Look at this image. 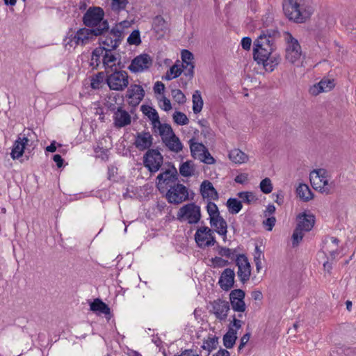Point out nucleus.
I'll use <instances>...</instances> for the list:
<instances>
[{
  "label": "nucleus",
  "instance_id": "nucleus-1",
  "mask_svg": "<svg viewBox=\"0 0 356 356\" xmlns=\"http://www.w3.org/2000/svg\"><path fill=\"white\" fill-rule=\"evenodd\" d=\"M282 5L286 17L296 23L305 22L314 12L309 0H283Z\"/></svg>",
  "mask_w": 356,
  "mask_h": 356
},
{
  "label": "nucleus",
  "instance_id": "nucleus-2",
  "mask_svg": "<svg viewBox=\"0 0 356 356\" xmlns=\"http://www.w3.org/2000/svg\"><path fill=\"white\" fill-rule=\"evenodd\" d=\"M102 29L81 28L76 32L69 31L63 40L66 48L85 46L93 42L95 38L105 31L106 24L102 25Z\"/></svg>",
  "mask_w": 356,
  "mask_h": 356
},
{
  "label": "nucleus",
  "instance_id": "nucleus-3",
  "mask_svg": "<svg viewBox=\"0 0 356 356\" xmlns=\"http://www.w3.org/2000/svg\"><path fill=\"white\" fill-rule=\"evenodd\" d=\"M309 180L313 188L322 194H331L334 189V183L330 181V176L325 169L312 170L309 174Z\"/></svg>",
  "mask_w": 356,
  "mask_h": 356
},
{
  "label": "nucleus",
  "instance_id": "nucleus-4",
  "mask_svg": "<svg viewBox=\"0 0 356 356\" xmlns=\"http://www.w3.org/2000/svg\"><path fill=\"white\" fill-rule=\"evenodd\" d=\"M273 49L254 46L253 56L258 64H262L266 71L272 72L279 64L280 57L273 54Z\"/></svg>",
  "mask_w": 356,
  "mask_h": 356
},
{
  "label": "nucleus",
  "instance_id": "nucleus-5",
  "mask_svg": "<svg viewBox=\"0 0 356 356\" xmlns=\"http://www.w3.org/2000/svg\"><path fill=\"white\" fill-rule=\"evenodd\" d=\"M106 82L111 90L122 91L127 88L129 74L126 71L115 68L113 71L107 72Z\"/></svg>",
  "mask_w": 356,
  "mask_h": 356
},
{
  "label": "nucleus",
  "instance_id": "nucleus-6",
  "mask_svg": "<svg viewBox=\"0 0 356 356\" xmlns=\"http://www.w3.org/2000/svg\"><path fill=\"white\" fill-rule=\"evenodd\" d=\"M99 36H100L99 39V44L103 45L101 47L115 50L119 47L122 40L121 25L115 24L111 31L108 29Z\"/></svg>",
  "mask_w": 356,
  "mask_h": 356
},
{
  "label": "nucleus",
  "instance_id": "nucleus-7",
  "mask_svg": "<svg viewBox=\"0 0 356 356\" xmlns=\"http://www.w3.org/2000/svg\"><path fill=\"white\" fill-rule=\"evenodd\" d=\"M104 12L99 7L90 8L83 17V22L87 27L92 29H102V24H106L105 31L108 29L107 20L104 19Z\"/></svg>",
  "mask_w": 356,
  "mask_h": 356
},
{
  "label": "nucleus",
  "instance_id": "nucleus-8",
  "mask_svg": "<svg viewBox=\"0 0 356 356\" xmlns=\"http://www.w3.org/2000/svg\"><path fill=\"white\" fill-rule=\"evenodd\" d=\"M283 37L286 43L285 58L289 63L294 64L302 56V49L297 39L293 37L289 32H284Z\"/></svg>",
  "mask_w": 356,
  "mask_h": 356
},
{
  "label": "nucleus",
  "instance_id": "nucleus-9",
  "mask_svg": "<svg viewBox=\"0 0 356 356\" xmlns=\"http://www.w3.org/2000/svg\"><path fill=\"white\" fill-rule=\"evenodd\" d=\"M200 207L195 203H188L181 207L177 211V219L188 224H196L201 219Z\"/></svg>",
  "mask_w": 356,
  "mask_h": 356
},
{
  "label": "nucleus",
  "instance_id": "nucleus-10",
  "mask_svg": "<svg viewBox=\"0 0 356 356\" xmlns=\"http://www.w3.org/2000/svg\"><path fill=\"white\" fill-rule=\"evenodd\" d=\"M165 198L170 204H179L188 200V188L180 183L170 185L165 193Z\"/></svg>",
  "mask_w": 356,
  "mask_h": 356
},
{
  "label": "nucleus",
  "instance_id": "nucleus-11",
  "mask_svg": "<svg viewBox=\"0 0 356 356\" xmlns=\"http://www.w3.org/2000/svg\"><path fill=\"white\" fill-rule=\"evenodd\" d=\"M195 241L200 248L213 245L216 243L213 232L206 226H201L197 229L195 234Z\"/></svg>",
  "mask_w": 356,
  "mask_h": 356
},
{
  "label": "nucleus",
  "instance_id": "nucleus-12",
  "mask_svg": "<svg viewBox=\"0 0 356 356\" xmlns=\"http://www.w3.org/2000/svg\"><path fill=\"white\" fill-rule=\"evenodd\" d=\"M102 65L105 69V72L113 71V67L121 69L123 66L121 65V58L119 54H117L112 49H105L104 47V56L102 58Z\"/></svg>",
  "mask_w": 356,
  "mask_h": 356
},
{
  "label": "nucleus",
  "instance_id": "nucleus-13",
  "mask_svg": "<svg viewBox=\"0 0 356 356\" xmlns=\"http://www.w3.org/2000/svg\"><path fill=\"white\" fill-rule=\"evenodd\" d=\"M163 163V156L157 149H148L144 155V165L151 172H156Z\"/></svg>",
  "mask_w": 356,
  "mask_h": 356
},
{
  "label": "nucleus",
  "instance_id": "nucleus-14",
  "mask_svg": "<svg viewBox=\"0 0 356 356\" xmlns=\"http://www.w3.org/2000/svg\"><path fill=\"white\" fill-rule=\"evenodd\" d=\"M192 156L206 164H213L214 158L211 155L207 148L202 143H192L190 146Z\"/></svg>",
  "mask_w": 356,
  "mask_h": 356
},
{
  "label": "nucleus",
  "instance_id": "nucleus-15",
  "mask_svg": "<svg viewBox=\"0 0 356 356\" xmlns=\"http://www.w3.org/2000/svg\"><path fill=\"white\" fill-rule=\"evenodd\" d=\"M242 326V321L233 316V321L230 323L228 331L224 334V346L227 348H231L235 344L237 339V330Z\"/></svg>",
  "mask_w": 356,
  "mask_h": 356
},
{
  "label": "nucleus",
  "instance_id": "nucleus-16",
  "mask_svg": "<svg viewBox=\"0 0 356 356\" xmlns=\"http://www.w3.org/2000/svg\"><path fill=\"white\" fill-rule=\"evenodd\" d=\"M145 96V90L140 85L133 84L127 89L126 99L129 105L137 106L143 100Z\"/></svg>",
  "mask_w": 356,
  "mask_h": 356
},
{
  "label": "nucleus",
  "instance_id": "nucleus-17",
  "mask_svg": "<svg viewBox=\"0 0 356 356\" xmlns=\"http://www.w3.org/2000/svg\"><path fill=\"white\" fill-rule=\"evenodd\" d=\"M245 293L242 289H234L229 293V301L232 309L236 312H244L246 305L244 301Z\"/></svg>",
  "mask_w": 356,
  "mask_h": 356
},
{
  "label": "nucleus",
  "instance_id": "nucleus-18",
  "mask_svg": "<svg viewBox=\"0 0 356 356\" xmlns=\"http://www.w3.org/2000/svg\"><path fill=\"white\" fill-rule=\"evenodd\" d=\"M236 266H238L237 275L242 283L247 282L251 275V266L248 258L244 255H239L236 259Z\"/></svg>",
  "mask_w": 356,
  "mask_h": 356
},
{
  "label": "nucleus",
  "instance_id": "nucleus-19",
  "mask_svg": "<svg viewBox=\"0 0 356 356\" xmlns=\"http://www.w3.org/2000/svg\"><path fill=\"white\" fill-rule=\"evenodd\" d=\"M277 33L273 30L262 31L254 42V46L274 49V41Z\"/></svg>",
  "mask_w": 356,
  "mask_h": 356
},
{
  "label": "nucleus",
  "instance_id": "nucleus-20",
  "mask_svg": "<svg viewBox=\"0 0 356 356\" xmlns=\"http://www.w3.org/2000/svg\"><path fill=\"white\" fill-rule=\"evenodd\" d=\"M207 210L209 216L211 226L216 227L218 233L222 234V219L220 216L218 207L216 204L209 202L207 206Z\"/></svg>",
  "mask_w": 356,
  "mask_h": 356
},
{
  "label": "nucleus",
  "instance_id": "nucleus-21",
  "mask_svg": "<svg viewBox=\"0 0 356 356\" xmlns=\"http://www.w3.org/2000/svg\"><path fill=\"white\" fill-rule=\"evenodd\" d=\"M158 187L159 190L160 186L165 184L166 187L178 183V173L177 169L172 166L171 168L165 170L163 172L160 173L157 176Z\"/></svg>",
  "mask_w": 356,
  "mask_h": 356
},
{
  "label": "nucleus",
  "instance_id": "nucleus-22",
  "mask_svg": "<svg viewBox=\"0 0 356 356\" xmlns=\"http://www.w3.org/2000/svg\"><path fill=\"white\" fill-rule=\"evenodd\" d=\"M152 60L149 55L142 54L137 56L132 60L129 69L133 72H142L144 70L149 68L152 65Z\"/></svg>",
  "mask_w": 356,
  "mask_h": 356
},
{
  "label": "nucleus",
  "instance_id": "nucleus-23",
  "mask_svg": "<svg viewBox=\"0 0 356 356\" xmlns=\"http://www.w3.org/2000/svg\"><path fill=\"white\" fill-rule=\"evenodd\" d=\"M153 143V137L149 132L141 131L135 136L134 145L140 151L149 149Z\"/></svg>",
  "mask_w": 356,
  "mask_h": 356
},
{
  "label": "nucleus",
  "instance_id": "nucleus-24",
  "mask_svg": "<svg viewBox=\"0 0 356 356\" xmlns=\"http://www.w3.org/2000/svg\"><path fill=\"white\" fill-rule=\"evenodd\" d=\"M335 86L334 79H323L318 83L314 84L309 88V92L313 95H318L321 92H327L333 89Z\"/></svg>",
  "mask_w": 356,
  "mask_h": 356
},
{
  "label": "nucleus",
  "instance_id": "nucleus-25",
  "mask_svg": "<svg viewBox=\"0 0 356 356\" xmlns=\"http://www.w3.org/2000/svg\"><path fill=\"white\" fill-rule=\"evenodd\" d=\"M29 139L25 135H20L15 141L10 153L13 159H17L23 155L26 145L29 143Z\"/></svg>",
  "mask_w": 356,
  "mask_h": 356
},
{
  "label": "nucleus",
  "instance_id": "nucleus-26",
  "mask_svg": "<svg viewBox=\"0 0 356 356\" xmlns=\"http://www.w3.org/2000/svg\"><path fill=\"white\" fill-rule=\"evenodd\" d=\"M315 218L313 215L301 213L298 216L296 228L304 232H309L314 225Z\"/></svg>",
  "mask_w": 356,
  "mask_h": 356
},
{
  "label": "nucleus",
  "instance_id": "nucleus-27",
  "mask_svg": "<svg viewBox=\"0 0 356 356\" xmlns=\"http://www.w3.org/2000/svg\"><path fill=\"white\" fill-rule=\"evenodd\" d=\"M228 159L236 165L247 163L250 159L248 154L238 148H234L228 152Z\"/></svg>",
  "mask_w": 356,
  "mask_h": 356
},
{
  "label": "nucleus",
  "instance_id": "nucleus-28",
  "mask_svg": "<svg viewBox=\"0 0 356 356\" xmlns=\"http://www.w3.org/2000/svg\"><path fill=\"white\" fill-rule=\"evenodd\" d=\"M114 124L119 128L124 127L131 124V118L127 111L122 108H118L114 113Z\"/></svg>",
  "mask_w": 356,
  "mask_h": 356
},
{
  "label": "nucleus",
  "instance_id": "nucleus-29",
  "mask_svg": "<svg viewBox=\"0 0 356 356\" xmlns=\"http://www.w3.org/2000/svg\"><path fill=\"white\" fill-rule=\"evenodd\" d=\"M200 193L203 198L208 200H216L218 197V193L213 184L208 180H204L200 185Z\"/></svg>",
  "mask_w": 356,
  "mask_h": 356
},
{
  "label": "nucleus",
  "instance_id": "nucleus-30",
  "mask_svg": "<svg viewBox=\"0 0 356 356\" xmlns=\"http://www.w3.org/2000/svg\"><path fill=\"white\" fill-rule=\"evenodd\" d=\"M141 111L151 120L153 128L156 129L161 122L157 111L151 106L144 105L141 106Z\"/></svg>",
  "mask_w": 356,
  "mask_h": 356
},
{
  "label": "nucleus",
  "instance_id": "nucleus-31",
  "mask_svg": "<svg viewBox=\"0 0 356 356\" xmlns=\"http://www.w3.org/2000/svg\"><path fill=\"white\" fill-rule=\"evenodd\" d=\"M298 196L304 202H309L314 198V194L305 184H300L296 188Z\"/></svg>",
  "mask_w": 356,
  "mask_h": 356
},
{
  "label": "nucleus",
  "instance_id": "nucleus-32",
  "mask_svg": "<svg viewBox=\"0 0 356 356\" xmlns=\"http://www.w3.org/2000/svg\"><path fill=\"white\" fill-rule=\"evenodd\" d=\"M154 129H157L159 135L161 137L163 143L170 139V137L173 136L175 134L171 126L168 124H162L160 122V124H158L157 127Z\"/></svg>",
  "mask_w": 356,
  "mask_h": 356
},
{
  "label": "nucleus",
  "instance_id": "nucleus-33",
  "mask_svg": "<svg viewBox=\"0 0 356 356\" xmlns=\"http://www.w3.org/2000/svg\"><path fill=\"white\" fill-rule=\"evenodd\" d=\"M207 308L209 313L213 314L217 319L222 320V302L220 299L210 302Z\"/></svg>",
  "mask_w": 356,
  "mask_h": 356
},
{
  "label": "nucleus",
  "instance_id": "nucleus-34",
  "mask_svg": "<svg viewBox=\"0 0 356 356\" xmlns=\"http://www.w3.org/2000/svg\"><path fill=\"white\" fill-rule=\"evenodd\" d=\"M90 310L94 312H99L103 314H110V308L108 306L99 298L94 300V301L90 303Z\"/></svg>",
  "mask_w": 356,
  "mask_h": 356
},
{
  "label": "nucleus",
  "instance_id": "nucleus-35",
  "mask_svg": "<svg viewBox=\"0 0 356 356\" xmlns=\"http://www.w3.org/2000/svg\"><path fill=\"white\" fill-rule=\"evenodd\" d=\"M234 271L230 268L224 270V291H229L234 285Z\"/></svg>",
  "mask_w": 356,
  "mask_h": 356
},
{
  "label": "nucleus",
  "instance_id": "nucleus-36",
  "mask_svg": "<svg viewBox=\"0 0 356 356\" xmlns=\"http://www.w3.org/2000/svg\"><path fill=\"white\" fill-rule=\"evenodd\" d=\"M179 173L184 177H189L195 173V165L193 161H187L179 166Z\"/></svg>",
  "mask_w": 356,
  "mask_h": 356
},
{
  "label": "nucleus",
  "instance_id": "nucleus-37",
  "mask_svg": "<svg viewBox=\"0 0 356 356\" xmlns=\"http://www.w3.org/2000/svg\"><path fill=\"white\" fill-rule=\"evenodd\" d=\"M226 206L228 211L231 214H236L242 209L243 205L241 200L236 198H229L227 200Z\"/></svg>",
  "mask_w": 356,
  "mask_h": 356
},
{
  "label": "nucleus",
  "instance_id": "nucleus-38",
  "mask_svg": "<svg viewBox=\"0 0 356 356\" xmlns=\"http://www.w3.org/2000/svg\"><path fill=\"white\" fill-rule=\"evenodd\" d=\"M163 143L169 148L170 150L179 152L182 149V145L179 139L174 134L170 139L163 142Z\"/></svg>",
  "mask_w": 356,
  "mask_h": 356
},
{
  "label": "nucleus",
  "instance_id": "nucleus-39",
  "mask_svg": "<svg viewBox=\"0 0 356 356\" xmlns=\"http://www.w3.org/2000/svg\"><path fill=\"white\" fill-rule=\"evenodd\" d=\"M104 56V47H97L92 51L91 57V65L98 67L102 63V58Z\"/></svg>",
  "mask_w": 356,
  "mask_h": 356
},
{
  "label": "nucleus",
  "instance_id": "nucleus-40",
  "mask_svg": "<svg viewBox=\"0 0 356 356\" xmlns=\"http://www.w3.org/2000/svg\"><path fill=\"white\" fill-rule=\"evenodd\" d=\"M203 106V100L199 90H195L193 95V111L194 113H199Z\"/></svg>",
  "mask_w": 356,
  "mask_h": 356
},
{
  "label": "nucleus",
  "instance_id": "nucleus-41",
  "mask_svg": "<svg viewBox=\"0 0 356 356\" xmlns=\"http://www.w3.org/2000/svg\"><path fill=\"white\" fill-rule=\"evenodd\" d=\"M106 74L104 72H98L91 78V88L93 89H99L102 87L104 81H106Z\"/></svg>",
  "mask_w": 356,
  "mask_h": 356
},
{
  "label": "nucleus",
  "instance_id": "nucleus-42",
  "mask_svg": "<svg viewBox=\"0 0 356 356\" xmlns=\"http://www.w3.org/2000/svg\"><path fill=\"white\" fill-rule=\"evenodd\" d=\"M182 73V68L179 65L175 64L173 65L169 70L167 71L165 75L164 76V79L165 80L170 81L172 79L178 77Z\"/></svg>",
  "mask_w": 356,
  "mask_h": 356
},
{
  "label": "nucleus",
  "instance_id": "nucleus-43",
  "mask_svg": "<svg viewBox=\"0 0 356 356\" xmlns=\"http://www.w3.org/2000/svg\"><path fill=\"white\" fill-rule=\"evenodd\" d=\"M238 197L241 200V202L251 204L257 200L255 195L252 192L243 191L238 193Z\"/></svg>",
  "mask_w": 356,
  "mask_h": 356
},
{
  "label": "nucleus",
  "instance_id": "nucleus-44",
  "mask_svg": "<svg viewBox=\"0 0 356 356\" xmlns=\"http://www.w3.org/2000/svg\"><path fill=\"white\" fill-rule=\"evenodd\" d=\"M174 122L179 125H186L189 122V120L182 112L175 111L172 116Z\"/></svg>",
  "mask_w": 356,
  "mask_h": 356
},
{
  "label": "nucleus",
  "instance_id": "nucleus-45",
  "mask_svg": "<svg viewBox=\"0 0 356 356\" xmlns=\"http://www.w3.org/2000/svg\"><path fill=\"white\" fill-rule=\"evenodd\" d=\"M260 190L264 194H269L273 191V184L270 178H265L260 182L259 184Z\"/></svg>",
  "mask_w": 356,
  "mask_h": 356
},
{
  "label": "nucleus",
  "instance_id": "nucleus-46",
  "mask_svg": "<svg viewBox=\"0 0 356 356\" xmlns=\"http://www.w3.org/2000/svg\"><path fill=\"white\" fill-rule=\"evenodd\" d=\"M218 343V338L216 337H209L207 340H205L202 346V348L204 350H208V352H211L212 350L216 348V346Z\"/></svg>",
  "mask_w": 356,
  "mask_h": 356
},
{
  "label": "nucleus",
  "instance_id": "nucleus-47",
  "mask_svg": "<svg viewBox=\"0 0 356 356\" xmlns=\"http://www.w3.org/2000/svg\"><path fill=\"white\" fill-rule=\"evenodd\" d=\"M182 72L184 76L191 81L194 76V64L187 63L186 65H181Z\"/></svg>",
  "mask_w": 356,
  "mask_h": 356
},
{
  "label": "nucleus",
  "instance_id": "nucleus-48",
  "mask_svg": "<svg viewBox=\"0 0 356 356\" xmlns=\"http://www.w3.org/2000/svg\"><path fill=\"white\" fill-rule=\"evenodd\" d=\"M171 95L173 99L179 104L186 102V97L184 94L179 89H173L171 91Z\"/></svg>",
  "mask_w": 356,
  "mask_h": 356
},
{
  "label": "nucleus",
  "instance_id": "nucleus-49",
  "mask_svg": "<svg viewBox=\"0 0 356 356\" xmlns=\"http://www.w3.org/2000/svg\"><path fill=\"white\" fill-rule=\"evenodd\" d=\"M181 60H182V65H186L187 63L189 64H194L193 63V60L194 59L193 54L187 49H183L181 53Z\"/></svg>",
  "mask_w": 356,
  "mask_h": 356
},
{
  "label": "nucleus",
  "instance_id": "nucleus-50",
  "mask_svg": "<svg viewBox=\"0 0 356 356\" xmlns=\"http://www.w3.org/2000/svg\"><path fill=\"white\" fill-rule=\"evenodd\" d=\"M304 236V232L298 229L296 227L292 234V243L293 246H297L300 242L302 241Z\"/></svg>",
  "mask_w": 356,
  "mask_h": 356
},
{
  "label": "nucleus",
  "instance_id": "nucleus-51",
  "mask_svg": "<svg viewBox=\"0 0 356 356\" xmlns=\"http://www.w3.org/2000/svg\"><path fill=\"white\" fill-rule=\"evenodd\" d=\"M239 255L241 254L237 252L236 248H224V257L231 259L232 261H235L236 262V259Z\"/></svg>",
  "mask_w": 356,
  "mask_h": 356
},
{
  "label": "nucleus",
  "instance_id": "nucleus-52",
  "mask_svg": "<svg viewBox=\"0 0 356 356\" xmlns=\"http://www.w3.org/2000/svg\"><path fill=\"white\" fill-rule=\"evenodd\" d=\"M127 42L130 44H139L141 42L139 31L134 30L128 37Z\"/></svg>",
  "mask_w": 356,
  "mask_h": 356
},
{
  "label": "nucleus",
  "instance_id": "nucleus-53",
  "mask_svg": "<svg viewBox=\"0 0 356 356\" xmlns=\"http://www.w3.org/2000/svg\"><path fill=\"white\" fill-rule=\"evenodd\" d=\"M128 0H112L111 6L113 10H121L125 8Z\"/></svg>",
  "mask_w": 356,
  "mask_h": 356
},
{
  "label": "nucleus",
  "instance_id": "nucleus-54",
  "mask_svg": "<svg viewBox=\"0 0 356 356\" xmlns=\"http://www.w3.org/2000/svg\"><path fill=\"white\" fill-rule=\"evenodd\" d=\"M159 107L165 111H169L172 109V105L170 101L165 97L163 96L159 102Z\"/></svg>",
  "mask_w": 356,
  "mask_h": 356
},
{
  "label": "nucleus",
  "instance_id": "nucleus-55",
  "mask_svg": "<svg viewBox=\"0 0 356 356\" xmlns=\"http://www.w3.org/2000/svg\"><path fill=\"white\" fill-rule=\"evenodd\" d=\"M276 222V218L274 216L268 217L263 221V225L268 231H271Z\"/></svg>",
  "mask_w": 356,
  "mask_h": 356
},
{
  "label": "nucleus",
  "instance_id": "nucleus-56",
  "mask_svg": "<svg viewBox=\"0 0 356 356\" xmlns=\"http://www.w3.org/2000/svg\"><path fill=\"white\" fill-rule=\"evenodd\" d=\"M248 180V175L247 173H241L238 175H237L234 179V181L236 183H238L241 184H244L247 183Z\"/></svg>",
  "mask_w": 356,
  "mask_h": 356
},
{
  "label": "nucleus",
  "instance_id": "nucleus-57",
  "mask_svg": "<svg viewBox=\"0 0 356 356\" xmlns=\"http://www.w3.org/2000/svg\"><path fill=\"white\" fill-rule=\"evenodd\" d=\"M165 85L161 81H156L154 86V91L155 93L161 94L164 92Z\"/></svg>",
  "mask_w": 356,
  "mask_h": 356
},
{
  "label": "nucleus",
  "instance_id": "nucleus-58",
  "mask_svg": "<svg viewBox=\"0 0 356 356\" xmlns=\"http://www.w3.org/2000/svg\"><path fill=\"white\" fill-rule=\"evenodd\" d=\"M252 40L249 37H245L241 40V46L245 50H249L251 47Z\"/></svg>",
  "mask_w": 356,
  "mask_h": 356
},
{
  "label": "nucleus",
  "instance_id": "nucleus-59",
  "mask_svg": "<svg viewBox=\"0 0 356 356\" xmlns=\"http://www.w3.org/2000/svg\"><path fill=\"white\" fill-rule=\"evenodd\" d=\"M211 266L213 267H221L222 266V259L220 257H216L212 258L211 260Z\"/></svg>",
  "mask_w": 356,
  "mask_h": 356
},
{
  "label": "nucleus",
  "instance_id": "nucleus-60",
  "mask_svg": "<svg viewBox=\"0 0 356 356\" xmlns=\"http://www.w3.org/2000/svg\"><path fill=\"white\" fill-rule=\"evenodd\" d=\"M262 252L260 250L258 246H256L254 253V261H261L263 257Z\"/></svg>",
  "mask_w": 356,
  "mask_h": 356
},
{
  "label": "nucleus",
  "instance_id": "nucleus-61",
  "mask_svg": "<svg viewBox=\"0 0 356 356\" xmlns=\"http://www.w3.org/2000/svg\"><path fill=\"white\" fill-rule=\"evenodd\" d=\"M53 160L56 163L58 168H61L63 166V159H62L60 155L55 154L53 156Z\"/></svg>",
  "mask_w": 356,
  "mask_h": 356
},
{
  "label": "nucleus",
  "instance_id": "nucleus-62",
  "mask_svg": "<svg viewBox=\"0 0 356 356\" xmlns=\"http://www.w3.org/2000/svg\"><path fill=\"white\" fill-rule=\"evenodd\" d=\"M275 211V207L273 204H269L267 206L266 211H264V216H268L273 214Z\"/></svg>",
  "mask_w": 356,
  "mask_h": 356
},
{
  "label": "nucleus",
  "instance_id": "nucleus-63",
  "mask_svg": "<svg viewBox=\"0 0 356 356\" xmlns=\"http://www.w3.org/2000/svg\"><path fill=\"white\" fill-rule=\"evenodd\" d=\"M252 298L254 300H261L263 298L262 293L260 291H254L252 292Z\"/></svg>",
  "mask_w": 356,
  "mask_h": 356
},
{
  "label": "nucleus",
  "instance_id": "nucleus-64",
  "mask_svg": "<svg viewBox=\"0 0 356 356\" xmlns=\"http://www.w3.org/2000/svg\"><path fill=\"white\" fill-rule=\"evenodd\" d=\"M179 356H198V355L192 350H186Z\"/></svg>",
  "mask_w": 356,
  "mask_h": 356
}]
</instances>
